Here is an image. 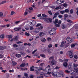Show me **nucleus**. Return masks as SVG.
I'll use <instances>...</instances> for the list:
<instances>
[{
	"label": "nucleus",
	"mask_w": 78,
	"mask_h": 78,
	"mask_svg": "<svg viewBox=\"0 0 78 78\" xmlns=\"http://www.w3.org/2000/svg\"><path fill=\"white\" fill-rule=\"evenodd\" d=\"M42 16L41 18V19H44L45 22H47V23H50L52 22V19L51 18H46L47 15L44 14H42Z\"/></svg>",
	"instance_id": "f257e3e1"
},
{
	"label": "nucleus",
	"mask_w": 78,
	"mask_h": 78,
	"mask_svg": "<svg viewBox=\"0 0 78 78\" xmlns=\"http://www.w3.org/2000/svg\"><path fill=\"white\" fill-rule=\"evenodd\" d=\"M73 50H71L67 52V54L69 56V58H72L73 57Z\"/></svg>",
	"instance_id": "f03ea898"
},
{
	"label": "nucleus",
	"mask_w": 78,
	"mask_h": 78,
	"mask_svg": "<svg viewBox=\"0 0 78 78\" xmlns=\"http://www.w3.org/2000/svg\"><path fill=\"white\" fill-rule=\"evenodd\" d=\"M56 28L55 27V28H52L50 31V34L51 35H53L56 33Z\"/></svg>",
	"instance_id": "7ed1b4c3"
},
{
	"label": "nucleus",
	"mask_w": 78,
	"mask_h": 78,
	"mask_svg": "<svg viewBox=\"0 0 78 78\" xmlns=\"http://www.w3.org/2000/svg\"><path fill=\"white\" fill-rule=\"evenodd\" d=\"M62 75H63V72H57L56 73V77H61V76Z\"/></svg>",
	"instance_id": "20e7f679"
},
{
	"label": "nucleus",
	"mask_w": 78,
	"mask_h": 78,
	"mask_svg": "<svg viewBox=\"0 0 78 78\" xmlns=\"http://www.w3.org/2000/svg\"><path fill=\"white\" fill-rule=\"evenodd\" d=\"M64 3V0H57L56 1V3L57 4H58V5L61 4V3Z\"/></svg>",
	"instance_id": "39448f33"
},
{
	"label": "nucleus",
	"mask_w": 78,
	"mask_h": 78,
	"mask_svg": "<svg viewBox=\"0 0 78 78\" xmlns=\"http://www.w3.org/2000/svg\"><path fill=\"white\" fill-rule=\"evenodd\" d=\"M66 40L68 42H69V43H71L72 42V39L71 38L69 37H68L66 38Z\"/></svg>",
	"instance_id": "423d86ee"
},
{
	"label": "nucleus",
	"mask_w": 78,
	"mask_h": 78,
	"mask_svg": "<svg viewBox=\"0 0 78 78\" xmlns=\"http://www.w3.org/2000/svg\"><path fill=\"white\" fill-rule=\"evenodd\" d=\"M40 26V27H39L38 28L39 29V30H42V29L43 28V26H41V24L38 23L37 24V25L36 26V27H39Z\"/></svg>",
	"instance_id": "0eeeda50"
},
{
	"label": "nucleus",
	"mask_w": 78,
	"mask_h": 78,
	"mask_svg": "<svg viewBox=\"0 0 78 78\" xmlns=\"http://www.w3.org/2000/svg\"><path fill=\"white\" fill-rule=\"evenodd\" d=\"M49 63H50V62H51L52 65H55V64H56V61L55 60H52L51 61V62L49 61Z\"/></svg>",
	"instance_id": "6e6552de"
},
{
	"label": "nucleus",
	"mask_w": 78,
	"mask_h": 78,
	"mask_svg": "<svg viewBox=\"0 0 78 78\" xmlns=\"http://www.w3.org/2000/svg\"><path fill=\"white\" fill-rule=\"evenodd\" d=\"M59 13L58 12H57L56 13H55L54 15V16L52 18L54 20V19L58 16V15H59Z\"/></svg>",
	"instance_id": "1a4fd4ad"
},
{
	"label": "nucleus",
	"mask_w": 78,
	"mask_h": 78,
	"mask_svg": "<svg viewBox=\"0 0 78 78\" xmlns=\"http://www.w3.org/2000/svg\"><path fill=\"white\" fill-rule=\"evenodd\" d=\"M39 31V28H36L34 30V33H38Z\"/></svg>",
	"instance_id": "9d476101"
},
{
	"label": "nucleus",
	"mask_w": 78,
	"mask_h": 78,
	"mask_svg": "<svg viewBox=\"0 0 78 78\" xmlns=\"http://www.w3.org/2000/svg\"><path fill=\"white\" fill-rule=\"evenodd\" d=\"M29 10H28L29 12H32L33 10V8L32 7H29Z\"/></svg>",
	"instance_id": "9b49d317"
},
{
	"label": "nucleus",
	"mask_w": 78,
	"mask_h": 78,
	"mask_svg": "<svg viewBox=\"0 0 78 78\" xmlns=\"http://www.w3.org/2000/svg\"><path fill=\"white\" fill-rule=\"evenodd\" d=\"M13 30L15 31H19L21 30V28L20 27H15V28Z\"/></svg>",
	"instance_id": "f8f14e48"
},
{
	"label": "nucleus",
	"mask_w": 78,
	"mask_h": 78,
	"mask_svg": "<svg viewBox=\"0 0 78 78\" xmlns=\"http://www.w3.org/2000/svg\"><path fill=\"white\" fill-rule=\"evenodd\" d=\"M62 28L63 29H64V28H67V25H65L64 24H62Z\"/></svg>",
	"instance_id": "ddd939ff"
},
{
	"label": "nucleus",
	"mask_w": 78,
	"mask_h": 78,
	"mask_svg": "<svg viewBox=\"0 0 78 78\" xmlns=\"http://www.w3.org/2000/svg\"><path fill=\"white\" fill-rule=\"evenodd\" d=\"M6 46H0V49H6Z\"/></svg>",
	"instance_id": "4468645a"
},
{
	"label": "nucleus",
	"mask_w": 78,
	"mask_h": 78,
	"mask_svg": "<svg viewBox=\"0 0 78 78\" xmlns=\"http://www.w3.org/2000/svg\"><path fill=\"white\" fill-rule=\"evenodd\" d=\"M53 51V50H52V49H48L47 50V51H48V53H51V52Z\"/></svg>",
	"instance_id": "2eb2a0df"
},
{
	"label": "nucleus",
	"mask_w": 78,
	"mask_h": 78,
	"mask_svg": "<svg viewBox=\"0 0 78 78\" xmlns=\"http://www.w3.org/2000/svg\"><path fill=\"white\" fill-rule=\"evenodd\" d=\"M25 66H26L25 63H23L20 65V67H24Z\"/></svg>",
	"instance_id": "dca6fc26"
},
{
	"label": "nucleus",
	"mask_w": 78,
	"mask_h": 78,
	"mask_svg": "<svg viewBox=\"0 0 78 78\" xmlns=\"http://www.w3.org/2000/svg\"><path fill=\"white\" fill-rule=\"evenodd\" d=\"M41 40L42 42H45L46 41V39H45L44 38H42L41 39Z\"/></svg>",
	"instance_id": "f3484780"
},
{
	"label": "nucleus",
	"mask_w": 78,
	"mask_h": 78,
	"mask_svg": "<svg viewBox=\"0 0 78 78\" xmlns=\"http://www.w3.org/2000/svg\"><path fill=\"white\" fill-rule=\"evenodd\" d=\"M58 19H55L53 23L55 24H56V23H58Z\"/></svg>",
	"instance_id": "a211bd4d"
},
{
	"label": "nucleus",
	"mask_w": 78,
	"mask_h": 78,
	"mask_svg": "<svg viewBox=\"0 0 78 78\" xmlns=\"http://www.w3.org/2000/svg\"><path fill=\"white\" fill-rule=\"evenodd\" d=\"M34 66H32V67H31L30 68V71H34Z\"/></svg>",
	"instance_id": "6ab92c4d"
},
{
	"label": "nucleus",
	"mask_w": 78,
	"mask_h": 78,
	"mask_svg": "<svg viewBox=\"0 0 78 78\" xmlns=\"http://www.w3.org/2000/svg\"><path fill=\"white\" fill-rule=\"evenodd\" d=\"M16 56L17 58H20L21 57V55L19 54H17L15 55Z\"/></svg>",
	"instance_id": "aec40b11"
},
{
	"label": "nucleus",
	"mask_w": 78,
	"mask_h": 78,
	"mask_svg": "<svg viewBox=\"0 0 78 78\" xmlns=\"http://www.w3.org/2000/svg\"><path fill=\"white\" fill-rule=\"evenodd\" d=\"M51 74L53 76H56V73H51Z\"/></svg>",
	"instance_id": "412c9836"
},
{
	"label": "nucleus",
	"mask_w": 78,
	"mask_h": 78,
	"mask_svg": "<svg viewBox=\"0 0 78 78\" xmlns=\"http://www.w3.org/2000/svg\"><path fill=\"white\" fill-rule=\"evenodd\" d=\"M44 35V34L42 32H41L40 33L39 36L41 37H42V36H43Z\"/></svg>",
	"instance_id": "4be33fe9"
},
{
	"label": "nucleus",
	"mask_w": 78,
	"mask_h": 78,
	"mask_svg": "<svg viewBox=\"0 0 78 78\" xmlns=\"http://www.w3.org/2000/svg\"><path fill=\"white\" fill-rule=\"evenodd\" d=\"M67 62H65L63 63V66H64V67H67Z\"/></svg>",
	"instance_id": "5701e85b"
},
{
	"label": "nucleus",
	"mask_w": 78,
	"mask_h": 78,
	"mask_svg": "<svg viewBox=\"0 0 78 78\" xmlns=\"http://www.w3.org/2000/svg\"><path fill=\"white\" fill-rule=\"evenodd\" d=\"M5 37V35L3 34H1L0 35V37L2 39L3 38H4Z\"/></svg>",
	"instance_id": "b1692460"
},
{
	"label": "nucleus",
	"mask_w": 78,
	"mask_h": 78,
	"mask_svg": "<svg viewBox=\"0 0 78 78\" xmlns=\"http://www.w3.org/2000/svg\"><path fill=\"white\" fill-rule=\"evenodd\" d=\"M74 70L76 72V73H78V69L77 67H76L74 69Z\"/></svg>",
	"instance_id": "393cba45"
},
{
	"label": "nucleus",
	"mask_w": 78,
	"mask_h": 78,
	"mask_svg": "<svg viewBox=\"0 0 78 78\" xmlns=\"http://www.w3.org/2000/svg\"><path fill=\"white\" fill-rule=\"evenodd\" d=\"M9 42H13L14 41H13V39H12L10 38L9 40Z\"/></svg>",
	"instance_id": "a878e982"
},
{
	"label": "nucleus",
	"mask_w": 78,
	"mask_h": 78,
	"mask_svg": "<svg viewBox=\"0 0 78 78\" xmlns=\"http://www.w3.org/2000/svg\"><path fill=\"white\" fill-rule=\"evenodd\" d=\"M75 45H76V44L75 43L72 44L71 45V47H73V48H74Z\"/></svg>",
	"instance_id": "bb28decb"
},
{
	"label": "nucleus",
	"mask_w": 78,
	"mask_h": 78,
	"mask_svg": "<svg viewBox=\"0 0 78 78\" xmlns=\"http://www.w3.org/2000/svg\"><path fill=\"white\" fill-rule=\"evenodd\" d=\"M6 3V1H2L0 3V5H2V4H4V3Z\"/></svg>",
	"instance_id": "cd10ccee"
},
{
	"label": "nucleus",
	"mask_w": 78,
	"mask_h": 78,
	"mask_svg": "<svg viewBox=\"0 0 78 78\" xmlns=\"http://www.w3.org/2000/svg\"><path fill=\"white\" fill-rule=\"evenodd\" d=\"M40 56L41 57H42V58H45V55L44 54H41Z\"/></svg>",
	"instance_id": "c85d7f7f"
},
{
	"label": "nucleus",
	"mask_w": 78,
	"mask_h": 78,
	"mask_svg": "<svg viewBox=\"0 0 78 78\" xmlns=\"http://www.w3.org/2000/svg\"><path fill=\"white\" fill-rule=\"evenodd\" d=\"M13 39L14 40V41H17L18 39V37H15L13 38Z\"/></svg>",
	"instance_id": "c756f323"
},
{
	"label": "nucleus",
	"mask_w": 78,
	"mask_h": 78,
	"mask_svg": "<svg viewBox=\"0 0 78 78\" xmlns=\"http://www.w3.org/2000/svg\"><path fill=\"white\" fill-rule=\"evenodd\" d=\"M12 64L13 66H15V65H16V64H17V63L15 62H12Z\"/></svg>",
	"instance_id": "7c9ffc66"
},
{
	"label": "nucleus",
	"mask_w": 78,
	"mask_h": 78,
	"mask_svg": "<svg viewBox=\"0 0 78 78\" xmlns=\"http://www.w3.org/2000/svg\"><path fill=\"white\" fill-rule=\"evenodd\" d=\"M54 59V57L52 56V57H50V58H49V60H52V59Z\"/></svg>",
	"instance_id": "2f4dec72"
},
{
	"label": "nucleus",
	"mask_w": 78,
	"mask_h": 78,
	"mask_svg": "<svg viewBox=\"0 0 78 78\" xmlns=\"http://www.w3.org/2000/svg\"><path fill=\"white\" fill-rule=\"evenodd\" d=\"M70 12L71 14H73V9H71L70 10Z\"/></svg>",
	"instance_id": "473e14b6"
},
{
	"label": "nucleus",
	"mask_w": 78,
	"mask_h": 78,
	"mask_svg": "<svg viewBox=\"0 0 78 78\" xmlns=\"http://www.w3.org/2000/svg\"><path fill=\"white\" fill-rule=\"evenodd\" d=\"M61 9L60 7H57L54 9H56V10H58V9Z\"/></svg>",
	"instance_id": "72a5a7b5"
},
{
	"label": "nucleus",
	"mask_w": 78,
	"mask_h": 78,
	"mask_svg": "<svg viewBox=\"0 0 78 78\" xmlns=\"http://www.w3.org/2000/svg\"><path fill=\"white\" fill-rule=\"evenodd\" d=\"M9 72H10V73H12H12H14V69H12V70H11L9 71Z\"/></svg>",
	"instance_id": "f704fd0d"
},
{
	"label": "nucleus",
	"mask_w": 78,
	"mask_h": 78,
	"mask_svg": "<svg viewBox=\"0 0 78 78\" xmlns=\"http://www.w3.org/2000/svg\"><path fill=\"white\" fill-rule=\"evenodd\" d=\"M47 39L48 41L49 42H50V41H51V38H50L49 37L47 38Z\"/></svg>",
	"instance_id": "c9c22d12"
},
{
	"label": "nucleus",
	"mask_w": 78,
	"mask_h": 78,
	"mask_svg": "<svg viewBox=\"0 0 78 78\" xmlns=\"http://www.w3.org/2000/svg\"><path fill=\"white\" fill-rule=\"evenodd\" d=\"M3 13L2 12H0V17H2L3 16Z\"/></svg>",
	"instance_id": "e433bc0d"
},
{
	"label": "nucleus",
	"mask_w": 78,
	"mask_h": 78,
	"mask_svg": "<svg viewBox=\"0 0 78 78\" xmlns=\"http://www.w3.org/2000/svg\"><path fill=\"white\" fill-rule=\"evenodd\" d=\"M36 24V21H33L32 22V25L34 26Z\"/></svg>",
	"instance_id": "4c0bfd02"
},
{
	"label": "nucleus",
	"mask_w": 78,
	"mask_h": 78,
	"mask_svg": "<svg viewBox=\"0 0 78 78\" xmlns=\"http://www.w3.org/2000/svg\"><path fill=\"white\" fill-rule=\"evenodd\" d=\"M73 66L74 67H78V64H74L73 65Z\"/></svg>",
	"instance_id": "58836bf2"
},
{
	"label": "nucleus",
	"mask_w": 78,
	"mask_h": 78,
	"mask_svg": "<svg viewBox=\"0 0 78 78\" xmlns=\"http://www.w3.org/2000/svg\"><path fill=\"white\" fill-rule=\"evenodd\" d=\"M20 53L22 55H25V53L22 52H20Z\"/></svg>",
	"instance_id": "ea45409f"
},
{
	"label": "nucleus",
	"mask_w": 78,
	"mask_h": 78,
	"mask_svg": "<svg viewBox=\"0 0 78 78\" xmlns=\"http://www.w3.org/2000/svg\"><path fill=\"white\" fill-rule=\"evenodd\" d=\"M66 41H63L62 42L61 44H62L64 45V44H66Z\"/></svg>",
	"instance_id": "a19ab883"
},
{
	"label": "nucleus",
	"mask_w": 78,
	"mask_h": 78,
	"mask_svg": "<svg viewBox=\"0 0 78 78\" xmlns=\"http://www.w3.org/2000/svg\"><path fill=\"white\" fill-rule=\"evenodd\" d=\"M69 10L68 9H66L65 10V12H69Z\"/></svg>",
	"instance_id": "79ce46f5"
},
{
	"label": "nucleus",
	"mask_w": 78,
	"mask_h": 78,
	"mask_svg": "<svg viewBox=\"0 0 78 78\" xmlns=\"http://www.w3.org/2000/svg\"><path fill=\"white\" fill-rule=\"evenodd\" d=\"M48 47L49 48H50L51 47H52V45L51 44H50L49 45H48Z\"/></svg>",
	"instance_id": "37998d69"
},
{
	"label": "nucleus",
	"mask_w": 78,
	"mask_h": 78,
	"mask_svg": "<svg viewBox=\"0 0 78 78\" xmlns=\"http://www.w3.org/2000/svg\"><path fill=\"white\" fill-rule=\"evenodd\" d=\"M36 74L37 75H39V72L38 71H37L36 72Z\"/></svg>",
	"instance_id": "c03bdc74"
},
{
	"label": "nucleus",
	"mask_w": 78,
	"mask_h": 78,
	"mask_svg": "<svg viewBox=\"0 0 78 78\" xmlns=\"http://www.w3.org/2000/svg\"><path fill=\"white\" fill-rule=\"evenodd\" d=\"M25 35H26V36H30V34L27 32H26L25 33Z\"/></svg>",
	"instance_id": "a18cd8bd"
},
{
	"label": "nucleus",
	"mask_w": 78,
	"mask_h": 78,
	"mask_svg": "<svg viewBox=\"0 0 78 78\" xmlns=\"http://www.w3.org/2000/svg\"><path fill=\"white\" fill-rule=\"evenodd\" d=\"M60 12L61 14H64L65 11H62Z\"/></svg>",
	"instance_id": "49530a36"
},
{
	"label": "nucleus",
	"mask_w": 78,
	"mask_h": 78,
	"mask_svg": "<svg viewBox=\"0 0 78 78\" xmlns=\"http://www.w3.org/2000/svg\"><path fill=\"white\" fill-rule=\"evenodd\" d=\"M7 37H8L9 38H12V35H8L7 36Z\"/></svg>",
	"instance_id": "de8ad7c7"
},
{
	"label": "nucleus",
	"mask_w": 78,
	"mask_h": 78,
	"mask_svg": "<svg viewBox=\"0 0 78 78\" xmlns=\"http://www.w3.org/2000/svg\"><path fill=\"white\" fill-rule=\"evenodd\" d=\"M48 12L50 14V15H52V13L51 12V11H48Z\"/></svg>",
	"instance_id": "09e8293b"
},
{
	"label": "nucleus",
	"mask_w": 78,
	"mask_h": 78,
	"mask_svg": "<svg viewBox=\"0 0 78 78\" xmlns=\"http://www.w3.org/2000/svg\"><path fill=\"white\" fill-rule=\"evenodd\" d=\"M59 62H64V60H62V59H60L59 60Z\"/></svg>",
	"instance_id": "8fccbe9b"
},
{
	"label": "nucleus",
	"mask_w": 78,
	"mask_h": 78,
	"mask_svg": "<svg viewBox=\"0 0 78 78\" xmlns=\"http://www.w3.org/2000/svg\"><path fill=\"white\" fill-rule=\"evenodd\" d=\"M3 57H4V56H3V55H2L1 54H0V58H3Z\"/></svg>",
	"instance_id": "3c124183"
},
{
	"label": "nucleus",
	"mask_w": 78,
	"mask_h": 78,
	"mask_svg": "<svg viewBox=\"0 0 78 78\" xmlns=\"http://www.w3.org/2000/svg\"><path fill=\"white\" fill-rule=\"evenodd\" d=\"M65 72H66V73H70V72H73V70H71L70 71H69L68 70H66L65 71Z\"/></svg>",
	"instance_id": "603ef678"
},
{
	"label": "nucleus",
	"mask_w": 78,
	"mask_h": 78,
	"mask_svg": "<svg viewBox=\"0 0 78 78\" xmlns=\"http://www.w3.org/2000/svg\"><path fill=\"white\" fill-rule=\"evenodd\" d=\"M51 8H52V9H54L55 8V5H52L51 6Z\"/></svg>",
	"instance_id": "864d4df0"
},
{
	"label": "nucleus",
	"mask_w": 78,
	"mask_h": 78,
	"mask_svg": "<svg viewBox=\"0 0 78 78\" xmlns=\"http://www.w3.org/2000/svg\"><path fill=\"white\" fill-rule=\"evenodd\" d=\"M13 47H18V45L16 44H14L13 45Z\"/></svg>",
	"instance_id": "5fc2aeb1"
},
{
	"label": "nucleus",
	"mask_w": 78,
	"mask_h": 78,
	"mask_svg": "<svg viewBox=\"0 0 78 78\" xmlns=\"http://www.w3.org/2000/svg\"><path fill=\"white\" fill-rule=\"evenodd\" d=\"M55 27H59L60 26L59 25V24H55Z\"/></svg>",
	"instance_id": "6e6d98bb"
},
{
	"label": "nucleus",
	"mask_w": 78,
	"mask_h": 78,
	"mask_svg": "<svg viewBox=\"0 0 78 78\" xmlns=\"http://www.w3.org/2000/svg\"><path fill=\"white\" fill-rule=\"evenodd\" d=\"M63 6H64V7L66 8L67 7V4H63Z\"/></svg>",
	"instance_id": "4d7b16f0"
},
{
	"label": "nucleus",
	"mask_w": 78,
	"mask_h": 78,
	"mask_svg": "<svg viewBox=\"0 0 78 78\" xmlns=\"http://www.w3.org/2000/svg\"><path fill=\"white\" fill-rule=\"evenodd\" d=\"M38 55L37 54H35L34 55V56H38Z\"/></svg>",
	"instance_id": "13d9d810"
},
{
	"label": "nucleus",
	"mask_w": 78,
	"mask_h": 78,
	"mask_svg": "<svg viewBox=\"0 0 78 78\" xmlns=\"http://www.w3.org/2000/svg\"><path fill=\"white\" fill-rule=\"evenodd\" d=\"M21 43H22V42L21 41H18L16 42L17 44H21Z\"/></svg>",
	"instance_id": "bf43d9fd"
},
{
	"label": "nucleus",
	"mask_w": 78,
	"mask_h": 78,
	"mask_svg": "<svg viewBox=\"0 0 78 78\" xmlns=\"http://www.w3.org/2000/svg\"><path fill=\"white\" fill-rule=\"evenodd\" d=\"M36 51H37V49H36L32 53V54H34V53H35V52H36Z\"/></svg>",
	"instance_id": "052dcab7"
},
{
	"label": "nucleus",
	"mask_w": 78,
	"mask_h": 78,
	"mask_svg": "<svg viewBox=\"0 0 78 78\" xmlns=\"http://www.w3.org/2000/svg\"><path fill=\"white\" fill-rule=\"evenodd\" d=\"M15 13V12H14V11L11 12V15H13V14H14Z\"/></svg>",
	"instance_id": "680f3d73"
},
{
	"label": "nucleus",
	"mask_w": 78,
	"mask_h": 78,
	"mask_svg": "<svg viewBox=\"0 0 78 78\" xmlns=\"http://www.w3.org/2000/svg\"><path fill=\"white\" fill-rule=\"evenodd\" d=\"M35 70L36 71H38V70H39L38 69L37 67H35Z\"/></svg>",
	"instance_id": "e2e57ef3"
},
{
	"label": "nucleus",
	"mask_w": 78,
	"mask_h": 78,
	"mask_svg": "<svg viewBox=\"0 0 78 78\" xmlns=\"http://www.w3.org/2000/svg\"><path fill=\"white\" fill-rule=\"evenodd\" d=\"M58 17H59V18H62V16L61 15H59Z\"/></svg>",
	"instance_id": "0e129e2a"
},
{
	"label": "nucleus",
	"mask_w": 78,
	"mask_h": 78,
	"mask_svg": "<svg viewBox=\"0 0 78 78\" xmlns=\"http://www.w3.org/2000/svg\"><path fill=\"white\" fill-rule=\"evenodd\" d=\"M33 29H34V27H30V30H33Z\"/></svg>",
	"instance_id": "69168bd1"
},
{
	"label": "nucleus",
	"mask_w": 78,
	"mask_h": 78,
	"mask_svg": "<svg viewBox=\"0 0 78 78\" xmlns=\"http://www.w3.org/2000/svg\"><path fill=\"white\" fill-rule=\"evenodd\" d=\"M74 58L75 59H77V58H78V57L77 56V55H75L74 56Z\"/></svg>",
	"instance_id": "338daca9"
},
{
	"label": "nucleus",
	"mask_w": 78,
	"mask_h": 78,
	"mask_svg": "<svg viewBox=\"0 0 78 78\" xmlns=\"http://www.w3.org/2000/svg\"><path fill=\"white\" fill-rule=\"evenodd\" d=\"M58 22L59 25H61V20L59 21Z\"/></svg>",
	"instance_id": "774afa93"
}]
</instances>
